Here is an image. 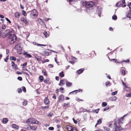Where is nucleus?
<instances>
[{
	"instance_id": "obj_7",
	"label": "nucleus",
	"mask_w": 131,
	"mask_h": 131,
	"mask_svg": "<svg viewBox=\"0 0 131 131\" xmlns=\"http://www.w3.org/2000/svg\"><path fill=\"white\" fill-rule=\"evenodd\" d=\"M66 128L68 130V131H71L72 130H75L76 129L75 128H73L72 126L68 125L67 127Z\"/></svg>"
},
{
	"instance_id": "obj_53",
	"label": "nucleus",
	"mask_w": 131,
	"mask_h": 131,
	"mask_svg": "<svg viewBox=\"0 0 131 131\" xmlns=\"http://www.w3.org/2000/svg\"><path fill=\"white\" fill-rule=\"evenodd\" d=\"M17 79L20 81H21L22 80V78L21 77H18Z\"/></svg>"
},
{
	"instance_id": "obj_45",
	"label": "nucleus",
	"mask_w": 131,
	"mask_h": 131,
	"mask_svg": "<svg viewBox=\"0 0 131 131\" xmlns=\"http://www.w3.org/2000/svg\"><path fill=\"white\" fill-rule=\"evenodd\" d=\"M109 109V107H106L104 108L103 109V111H106L108 110Z\"/></svg>"
},
{
	"instance_id": "obj_35",
	"label": "nucleus",
	"mask_w": 131,
	"mask_h": 131,
	"mask_svg": "<svg viewBox=\"0 0 131 131\" xmlns=\"http://www.w3.org/2000/svg\"><path fill=\"white\" fill-rule=\"evenodd\" d=\"M71 60H73V61H76L77 60V58L74 57L72 56L71 57Z\"/></svg>"
},
{
	"instance_id": "obj_27",
	"label": "nucleus",
	"mask_w": 131,
	"mask_h": 131,
	"mask_svg": "<svg viewBox=\"0 0 131 131\" xmlns=\"http://www.w3.org/2000/svg\"><path fill=\"white\" fill-rule=\"evenodd\" d=\"M120 72L122 74L125 75V71L124 70L121 69L120 70Z\"/></svg>"
},
{
	"instance_id": "obj_25",
	"label": "nucleus",
	"mask_w": 131,
	"mask_h": 131,
	"mask_svg": "<svg viewBox=\"0 0 131 131\" xmlns=\"http://www.w3.org/2000/svg\"><path fill=\"white\" fill-rule=\"evenodd\" d=\"M105 85L106 86H108V85L110 86L111 85V84L109 81H107L105 83Z\"/></svg>"
},
{
	"instance_id": "obj_64",
	"label": "nucleus",
	"mask_w": 131,
	"mask_h": 131,
	"mask_svg": "<svg viewBox=\"0 0 131 131\" xmlns=\"http://www.w3.org/2000/svg\"><path fill=\"white\" fill-rule=\"evenodd\" d=\"M4 16L0 14V18H4Z\"/></svg>"
},
{
	"instance_id": "obj_3",
	"label": "nucleus",
	"mask_w": 131,
	"mask_h": 131,
	"mask_svg": "<svg viewBox=\"0 0 131 131\" xmlns=\"http://www.w3.org/2000/svg\"><path fill=\"white\" fill-rule=\"evenodd\" d=\"M38 15L37 11L35 9H33L31 12L30 16L31 17L33 18H36Z\"/></svg>"
},
{
	"instance_id": "obj_52",
	"label": "nucleus",
	"mask_w": 131,
	"mask_h": 131,
	"mask_svg": "<svg viewBox=\"0 0 131 131\" xmlns=\"http://www.w3.org/2000/svg\"><path fill=\"white\" fill-rule=\"evenodd\" d=\"M2 28L4 29L6 28V26L5 25H3L2 26Z\"/></svg>"
},
{
	"instance_id": "obj_51",
	"label": "nucleus",
	"mask_w": 131,
	"mask_h": 131,
	"mask_svg": "<svg viewBox=\"0 0 131 131\" xmlns=\"http://www.w3.org/2000/svg\"><path fill=\"white\" fill-rule=\"evenodd\" d=\"M5 19L6 20L8 21L9 23H11V22L7 18H5Z\"/></svg>"
},
{
	"instance_id": "obj_29",
	"label": "nucleus",
	"mask_w": 131,
	"mask_h": 131,
	"mask_svg": "<svg viewBox=\"0 0 131 131\" xmlns=\"http://www.w3.org/2000/svg\"><path fill=\"white\" fill-rule=\"evenodd\" d=\"M37 127L35 126H31V129L35 130L37 128Z\"/></svg>"
},
{
	"instance_id": "obj_28",
	"label": "nucleus",
	"mask_w": 131,
	"mask_h": 131,
	"mask_svg": "<svg viewBox=\"0 0 131 131\" xmlns=\"http://www.w3.org/2000/svg\"><path fill=\"white\" fill-rule=\"evenodd\" d=\"M60 76L61 77H62L64 76V74L63 73V71H62L59 74Z\"/></svg>"
},
{
	"instance_id": "obj_40",
	"label": "nucleus",
	"mask_w": 131,
	"mask_h": 131,
	"mask_svg": "<svg viewBox=\"0 0 131 131\" xmlns=\"http://www.w3.org/2000/svg\"><path fill=\"white\" fill-rule=\"evenodd\" d=\"M127 6L129 7V10L131 9V2H129Z\"/></svg>"
},
{
	"instance_id": "obj_13",
	"label": "nucleus",
	"mask_w": 131,
	"mask_h": 131,
	"mask_svg": "<svg viewBox=\"0 0 131 131\" xmlns=\"http://www.w3.org/2000/svg\"><path fill=\"white\" fill-rule=\"evenodd\" d=\"M44 82L45 83L49 84H50V80L49 79L46 78L44 80Z\"/></svg>"
},
{
	"instance_id": "obj_54",
	"label": "nucleus",
	"mask_w": 131,
	"mask_h": 131,
	"mask_svg": "<svg viewBox=\"0 0 131 131\" xmlns=\"http://www.w3.org/2000/svg\"><path fill=\"white\" fill-rule=\"evenodd\" d=\"M22 90H23V91L24 92H25L26 91V88L24 87H22Z\"/></svg>"
},
{
	"instance_id": "obj_10",
	"label": "nucleus",
	"mask_w": 131,
	"mask_h": 131,
	"mask_svg": "<svg viewBox=\"0 0 131 131\" xmlns=\"http://www.w3.org/2000/svg\"><path fill=\"white\" fill-rule=\"evenodd\" d=\"M31 124H37L38 123V122L37 121L35 120V119L33 118H31Z\"/></svg>"
},
{
	"instance_id": "obj_22",
	"label": "nucleus",
	"mask_w": 131,
	"mask_h": 131,
	"mask_svg": "<svg viewBox=\"0 0 131 131\" xmlns=\"http://www.w3.org/2000/svg\"><path fill=\"white\" fill-rule=\"evenodd\" d=\"M44 102L46 104H47L49 103V101L46 98L44 99Z\"/></svg>"
},
{
	"instance_id": "obj_50",
	"label": "nucleus",
	"mask_w": 131,
	"mask_h": 131,
	"mask_svg": "<svg viewBox=\"0 0 131 131\" xmlns=\"http://www.w3.org/2000/svg\"><path fill=\"white\" fill-rule=\"evenodd\" d=\"M76 62V61H69V63H70L72 64H74V62Z\"/></svg>"
},
{
	"instance_id": "obj_18",
	"label": "nucleus",
	"mask_w": 131,
	"mask_h": 131,
	"mask_svg": "<svg viewBox=\"0 0 131 131\" xmlns=\"http://www.w3.org/2000/svg\"><path fill=\"white\" fill-rule=\"evenodd\" d=\"M20 19L21 21L25 23L26 24H28V21L24 19V18H21Z\"/></svg>"
},
{
	"instance_id": "obj_21",
	"label": "nucleus",
	"mask_w": 131,
	"mask_h": 131,
	"mask_svg": "<svg viewBox=\"0 0 131 131\" xmlns=\"http://www.w3.org/2000/svg\"><path fill=\"white\" fill-rule=\"evenodd\" d=\"M12 126L13 128H15L16 129H18L19 128L18 126L15 124H13L12 125Z\"/></svg>"
},
{
	"instance_id": "obj_16",
	"label": "nucleus",
	"mask_w": 131,
	"mask_h": 131,
	"mask_svg": "<svg viewBox=\"0 0 131 131\" xmlns=\"http://www.w3.org/2000/svg\"><path fill=\"white\" fill-rule=\"evenodd\" d=\"M35 58L38 61H40L42 59V58L37 56H35Z\"/></svg>"
},
{
	"instance_id": "obj_49",
	"label": "nucleus",
	"mask_w": 131,
	"mask_h": 131,
	"mask_svg": "<svg viewBox=\"0 0 131 131\" xmlns=\"http://www.w3.org/2000/svg\"><path fill=\"white\" fill-rule=\"evenodd\" d=\"M48 129L49 130H53L54 129V128L53 127H49Z\"/></svg>"
},
{
	"instance_id": "obj_43",
	"label": "nucleus",
	"mask_w": 131,
	"mask_h": 131,
	"mask_svg": "<svg viewBox=\"0 0 131 131\" xmlns=\"http://www.w3.org/2000/svg\"><path fill=\"white\" fill-rule=\"evenodd\" d=\"M23 105L26 106L27 105V102L26 101H24L22 103Z\"/></svg>"
},
{
	"instance_id": "obj_33",
	"label": "nucleus",
	"mask_w": 131,
	"mask_h": 131,
	"mask_svg": "<svg viewBox=\"0 0 131 131\" xmlns=\"http://www.w3.org/2000/svg\"><path fill=\"white\" fill-rule=\"evenodd\" d=\"M10 59L12 60H14V61H15L16 60V58L13 56L11 57L10 58Z\"/></svg>"
},
{
	"instance_id": "obj_17",
	"label": "nucleus",
	"mask_w": 131,
	"mask_h": 131,
	"mask_svg": "<svg viewBox=\"0 0 131 131\" xmlns=\"http://www.w3.org/2000/svg\"><path fill=\"white\" fill-rule=\"evenodd\" d=\"M82 91V90L81 89H79V90H75L72 92H70L69 93V94H72V93H74L75 92V94H76L78 91L80 92V91Z\"/></svg>"
},
{
	"instance_id": "obj_63",
	"label": "nucleus",
	"mask_w": 131,
	"mask_h": 131,
	"mask_svg": "<svg viewBox=\"0 0 131 131\" xmlns=\"http://www.w3.org/2000/svg\"><path fill=\"white\" fill-rule=\"evenodd\" d=\"M22 12H23V15L25 16V14H26L24 10H23Z\"/></svg>"
},
{
	"instance_id": "obj_4",
	"label": "nucleus",
	"mask_w": 131,
	"mask_h": 131,
	"mask_svg": "<svg viewBox=\"0 0 131 131\" xmlns=\"http://www.w3.org/2000/svg\"><path fill=\"white\" fill-rule=\"evenodd\" d=\"M85 7L87 9L92 8L94 4V3L93 2H89L85 3Z\"/></svg>"
},
{
	"instance_id": "obj_38",
	"label": "nucleus",
	"mask_w": 131,
	"mask_h": 131,
	"mask_svg": "<svg viewBox=\"0 0 131 131\" xmlns=\"http://www.w3.org/2000/svg\"><path fill=\"white\" fill-rule=\"evenodd\" d=\"M117 91H115L112 92L111 93V94L112 95H116L117 94Z\"/></svg>"
},
{
	"instance_id": "obj_32",
	"label": "nucleus",
	"mask_w": 131,
	"mask_h": 131,
	"mask_svg": "<svg viewBox=\"0 0 131 131\" xmlns=\"http://www.w3.org/2000/svg\"><path fill=\"white\" fill-rule=\"evenodd\" d=\"M25 128H26V129H28V130H30L31 129V126L30 125H27L26 126V127Z\"/></svg>"
},
{
	"instance_id": "obj_20",
	"label": "nucleus",
	"mask_w": 131,
	"mask_h": 131,
	"mask_svg": "<svg viewBox=\"0 0 131 131\" xmlns=\"http://www.w3.org/2000/svg\"><path fill=\"white\" fill-rule=\"evenodd\" d=\"M65 79H64L63 80H61L60 81V83L59 84V85L60 86H62V85L64 84L63 82L65 81Z\"/></svg>"
},
{
	"instance_id": "obj_1",
	"label": "nucleus",
	"mask_w": 131,
	"mask_h": 131,
	"mask_svg": "<svg viewBox=\"0 0 131 131\" xmlns=\"http://www.w3.org/2000/svg\"><path fill=\"white\" fill-rule=\"evenodd\" d=\"M8 34V38L9 39L10 43L11 44L14 43L16 40V37L15 35L12 32H9V30H6L2 34L1 36L3 38H5Z\"/></svg>"
},
{
	"instance_id": "obj_62",
	"label": "nucleus",
	"mask_w": 131,
	"mask_h": 131,
	"mask_svg": "<svg viewBox=\"0 0 131 131\" xmlns=\"http://www.w3.org/2000/svg\"><path fill=\"white\" fill-rule=\"evenodd\" d=\"M17 73L18 74H21L22 73L19 71H17Z\"/></svg>"
},
{
	"instance_id": "obj_42",
	"label": "nucleus",
	"mask_w": 131,
	"mask_h": 131,
	"mask_svg": "<svg viewBox=\"0 0 131 131\" xmlns=\"http://www.w3.org/2000/svg\"><path fill=\"white\" fill-rule=\"evenodd\" d=\"M127 97H131V92L127 94L126 95Z\"/></svg>"
},
{
	"instance_id": "obj_31",
	"label": "nucleus",
	"mask_w": 131,
	"mask_h": 131,
	"mask_svg": "<svg viewBox=\"0 0 131 131\" xmlns=\"http://www.w3.org/2000/svg\"><path fill=\"white\" fill-rule=\"evenodd\" d=\"M39 80L41 82H42L43 80V78L42 76H40L39 77Z\"/></svg>"
},
{
	"instance_id": "obj_5",
	"label": "nucleus",
	"mask_w": 131,
	"mask_h": 131,
	"mask_svg": "<svg viewBox=\"0 0 131 131\" xmlns=\"http://www.w3.org/2000/svg\"><path fill=\"white\" fill-rule=\"evenodd\" d=\"M102 10V7L101 6H98L97 9V13L99 17H100Z\"/></svg>"
},
{
	"instance_id": "obj_56",
	"label": "nucleus",
	"mask_w": 131,
	"mask_h": 131,
	"mask_svg": "<svg viewBox=\"0 0 131 131\" xmlns=\"http://www.w3.org/2000/svg\"><path fill=\"white\" fill-rule=\"evenodd\" d=\"M42 73H43L44 75H47V73L46 72V71H42Z\"/></svg>"
},
{
	"instance_id": "obj_59",
	"label": "nucleus",
	"mask_w": 131,
	"mask_h": 131,
	"mask_svg": "<svg viewBox=\"0 0 131 131\" xmlns=\"http://www.w3.org/2000/svg\"><path fill=\"white\" fill-rule=\"evenodd\" d=\"M27 62H25L23 64V66H25L27 65Z\"/></svg>"
},
{
	"instance_id": "obj_61",
	"label": "nucleus",
	"mask_w": 131,
	"mask_h": 131,
	"mask_svg": "<svg viewBox=\"0 0 131 131\" xmlns=\"http://www.w3.org/2000/svg\"><path fill=\"white\" fill-rule=\"evenodd\" d=\"M48 66L50 68H52L53 66L51 64H49L48 65Z\"/></svg>"
},
{
	"instance_id": "obj_24",
	"label": "nucleus",
	"mask_w": 131,
	"mask_h": 131,
	"mask_svg": "<svg viewBox=\"0 0 131 131\" xmlns=\"http://www.w3.org/2000/svg\"><path fill=\"white\" fill-rule=\"evenodd\" d=\"M63 97V96L62 95H61L59 96V102H60L61 101V100Z\"/></svg>"
},
{
	"instance_id": "obj_11",
	"label": "nucleus",
	"mask_w": 131,
	"mask_h": 131,
	"mask_svg": "<svg viewBox=\"0 0 131 131\" xmlns=\"http://www.w3.org/2000/svg\"><path fill=\"white\" fill-rule=\"evenodd\" d=\"M65 81L66 82V85L67 86L70 87L72 86V83L69 82L66 79L65 80Z\"/></svg>"
},
{
	"instance_id": "obj_26",
	"label": "nucleus",
	"mask_w": 131,
	"mask_h": 131,
	"mask_svg": "<svg viewBox=\"0 0 131 131\" xmlns=\"http://www.w3.org/2000/svg\"><path fill=\"white\" fill-rule=\"evenodd\" d=\"M43 34L47 38L49 36V35L47 33L46 31H45Z\"/></svg>"
},
{
	"instance_id": "obj_55",
	"label": "nucleus",
	"mask_w": 131,
	"mask_h": 131,
	"mask_svg": "<svg viewBox=\"0 0 131 131\" xmlns=\"http://www.w3.org/2000/svg\"><path fill=\"white\" fill-rule=\"evenodd\" d=\"M26 57H28L29 58H30L32 57V56L29 54H28L26 56Z\"/></svg>"
},
{
	"instance_id": "obj_9",
	"label": "nucleus",
	"mask_w": 131,
	"mask_h": 131,
	"mask_svg": "<svg viewBox=\"0 0 131 131\" xmlns=\"http://www.w3.org/2000/svg\"><path fill=\"white\" fill-rule=\"evenodd\" d=\"M125 116H124L123 117H122L121 118H120L119 119L118 121V123L119 124H123V121H124V117Z\"/></svg>"
},
{
	"instance_id": "obj_30",
	"label": "nucleus",
	"mask_w": 131,
	"mask_h": 131,
	"mask_svg": "<svg viewBox=\"0 0 131 131\" xmlns=\"http://www.w3.org/2000/svg\"><path fill=\"white\" fill-rule=\"evenodd\" d=\"M112 19L114 20H116L117 19V17L116 16L114 15L112 17Z\"/></svg>"
},
{
	"instance_id": "obj_46",
	"label": "nucleus",
	"mask_w": 131,
	"mask_h": 131,
	"mask_svg": "<svg viewBox=\"0 0 131 131\" xmlns=\"http://www.w3.org/2000/svg\"><path fill=\"white\" fill-rule=\"evenodd\" d=\"M128 62V63H129V59H127L126 61L125 60H123L122 61V62Z\"/></svg>"
},
{
	"instance_id": "obj_8",
	"label": "nucleus",
	"mask_w": 131,
	"mask_h": 131,
	"mask_svg": "<svg viewBox=\"0 0 131 131\" xmlns=\"http://www.w3.org/2000/svg\"><path fill=\"white\" fill-rule=\"evenodd\" d=\"M12 64V66L13 67V68L14 69H18V67L17 65L15 64L14 62L12 61L11 62Z\"/></svg>"
},
{
	"instance_id": "obj_39",
	"label": "nucleus",
	"mask_w": 131,
	"mask_h": 131,
	"mask_svg": "<svg viewBox=\"0 0 131 131\" xmlns=\"http://www.w3.org/2000/svg\"><path fill=\"white\" fill-rule=\"evenodd\" d=\"M31 118H29L26 121V123H31Z\"/></svg>"
},
{
	"instance_id": "obj_58",
	"label": "nucleus",
	"mask_w": 131,
	"mask_h": 131,
	"mask_svg": "<svg viewBox=\"0 0 131 131\" xmlns=\"http://www.w3.org/2000/svg\"><path fill=\"white\" fill-rule=\"evenodd\" d=\"M8 56L5 59V61H6V62H7L8 60Z\"/></svg>"
},
{
	"instance_id": "obj_47",
	"label": "nucleus",
	"mask_w": 131,
	"mask_h": 131,
	"mask_svg": "<svg viewBox=\"0 0 131 131\" xmlns=\"http://www.w3.org/2000/svg\"><path fill=\"white\" fill-rule=\"evenodd\" d=\"M114 131H120V129L118 127H116L115 129V130Z\"/></svg>"
},
{
	"instance_id": "obj_44",
	"label": "nucleus",
	"mask_w": 131,
	"mask_h": 131,
	"mask_svg": "<svg viewBox=\"0 0 131 131\" xmlns=\"http://www.w3.org/2000/svg\"><path fill=\"white\" fill-rule=\"evenodd\" d=\"M122 82L123 85H124L125 87V88H128L127 87V86L124 83L123 81H122Z\"/></svg>"
},
{
	"instance_id": "obj_14",
	"label": "nucleus",
	"mask_w": 131,
	"mask_h": 131,
	"mask_svg": "<svg viewBox=\"0 0 131 131\" xmlns=\"http://www.w3.org/2000/svg\"><path fill=\"white\" fill-rule=\"evenodd\" d=\"M8 119L7 118H4L2 120V123L4 124H6L8 122Z\"/></svg>"
},
{
	"instance_id": "obj_19",
	"label": "nucleus",
	"mask_w": 131,
	"mask_h": 131,
	"mask_svg": "<svg viewBox=\"0 0 131 131\" xmlns=\"http://www.w3.org/2000/svg\"><path fill=\"white\" fill-rule=\"evenodd\" d=\"M84 69H80L78 70L77 72L79 74H80L82 73V72L84 71Z\"/></svg>"
},
{
	"instance_id": "obj_15",
	"label": "nucleus",
	"mask_w": 131,
	"mask_h": 131,
	"mask_svg": "<svg viewBox=\"0 0 131 131\" xmlns=\"http://www.w3.org/2000/svg\"><path fill=\"white\" fill-rule=\"evenodd\" d=\"M117 99V97L115 96H114L110 97L109 99L110 100L112 101H114L116 100Z\"/></svg>"
},
{
	"instance_id": "obj_41",
	"label": "nucleus",
	"mask_w": 131,
	"mask_h": 131,
	"mask_svg": "<svg viewBox=\"0 0 131 131\" xmlns=\"http://www.w3.org/2000/svg\"><path fill=\"white\" fill-rule=\"evenodd\" d=\"M38 20V21L39 22V23H40L41 24H42V23H44L43 20L41 19L40 18Z\"/></svg>"
},
{
	"instance_id": "obj_36",
	"label": "nucleus",
	"mask_w": 131,
	"mask_h": 131,
	"mask_svg": "<svg viewBox=\"0 0 131 131\" xmlns=\"http://www.w3.org/2000/svg\"><path fill=\"white\" fill-rule=\"evenodd\" d=\"M102 106L104 107L106 106L107 104V103L105 102H103L102 103Z\"/></svg>"
},
{
	"instance_id": "obj_60",
	"label": "nucleus",
	"mask_w": 131,
	"mask_h": 131,
	"mask_svg": "<svg viewBox=\"0 0 131 131\" xmlns=\"http://www.w3.org/2000/svg\"><path fill=\"white\" fill-rule=\"evenodd\" d=\"M53 114L52 113H50L48 115V116L50 117H51L52 116Z\"/></svg>"
},
{
	"instance_id": "obj_57",
	"label": "nucleus",
	"mask_w": 131,
	"mask_h": 131,
	"mask_svg": "<svg viewBox=\"0 0 131 131\" xmlns=\"http://www.w3.org/2000/svg\"><path fill=\"white\" fill-rule=\"evenodd\" d=\"M73 121L74 122V123L75 124H76L77 122V121L76 120H75L74 118H73Z\"/></svg>"
},
{
	"instance_id": "obj_34",
	"label": "nucleus",
	"mask_w": 131,
	"mask_h": 131,
	"mask_svg": "<svg viewBox=\"0 0 131 131\" xmlns=\"http://www.w3.org/2000/svg\"><path fill=\"white\" fill-rule=\"evenodd\" d=\"M49 61V60L48 59H45L44 60H43L42 61V63H45L46 62H48Z\"/></svg>"
},
{
	"instance_id": "obj_37",
	"label": "nucleus",
	"mask_w": 131,
	"mask_h": 131,
	"mask_svg": "<svg viewBox=\"0 0 131 131\" xmlns=\"http://www.w3.org/2000/svg\"><path fill=\"white\" fill-rule=\"evenodd\" d=\"M102 123V121L101 119H99L97 121V124H101Z\"/></svg>"
},
{
	"instance_id": "obj_48",
	"label": "nucleus",
	"mask_w": 131,
	"mask_h": 131,
	"mask_svg": "<svg viewBox=\"0 0 131 131\" xmlns=\"http://www.w3.org/2000/svg\"><path fill=\"white\" fill-rule=\"evenodd\" d=\"M22 90L21 89H18V92L19 93H21L22 92Z\"/></svg>"
},
{
	"instance_id": "obj_12",
	"label": "nucleus",
	"mask_w": 131,
	"mask_h": 131,
	"mask_svg": "<svg viewBox=\"0 0 131 131\" xmlns=\"http://www.w3.org/2000/svg\"><path fill=\"white\" fill-rule=\"evenodd\" d=\"M126 16L129 19L131 20V9L129 10V11L126 15Z\"/></svg>"
},
{
	"instance_id": "obj_23",
	"label": "nucleus",
	"mask_w": 131,
	"mask_h": 131,
	"mask_svg": "<svg viewBox=\"0 0 131 131\" xmlns=\"http://www.w3.org/2000/svg\"><path fill=\"white\" fill-rule=\"evenodd\" d=\"M15 16L17 18H19L20 16L19 13L18 12H16L15 14Z\"/></svg>"
},
{
	"instance_id": "obj_2",
	"label": "nucleus",
	"mask_w": 131,
	"mask_h": 131,
	"mask_svg": "<svg viewBox=\"0 0 131 131\" xmlns=\"http://www.w3.org/2000/svg\"><path fill=\"white\" fill-rule=\"evenodd\" d=\"M116 6L117 7H125L126 6V4L125 0H123L118 2L116 4Z\"/></svg>"
},
{
	"instance_id": "obj_6",
	"label": "nucleus",
	"mask_w": 131,
	"mask_h": 131,
	"mask_svg": "<svg viewBox=\"0 0 131 131\" xmlns=\"http://www.w3.org/2000/svg\"><path fill=\"white\" fill-rule=\"evenodd\" d=\"M15 48L17 51H20L22 49L20 44H18L15 46Z\"/></svg>"
}]
</instances>
